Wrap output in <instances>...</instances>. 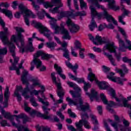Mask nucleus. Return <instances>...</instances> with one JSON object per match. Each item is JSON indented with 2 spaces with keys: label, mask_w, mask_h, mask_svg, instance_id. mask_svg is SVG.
<instances>
[{
  "label": "nucleus",
  "mask_w": 131,
  "mask_h": 131,
  "mask_svg": "<svg viewBox=\"0 0 131 131\" xmlns=\"http://www.w3.org/2000/svg\"><path fill=\"white\" fill-rule=\"evenodd\" d=\"M88 36L89 37V39H90V40H92L93 43H94V45H96V46H99V43H102V42H104V41L102 39V37L99 35H97L95 38L91 34H89Z\"/></svg>",
  "instance_id": "obj_21"
},
{
  "label": "nucleus",
  "mask_w": 131,
  "mask_h": 131,
  "mask_svg": "<svg viewBox=\"0 0 131 131\" xmlns=\"http://www.w3.org/2000/svg\"><path fill=\"white\" fill-rule=\"evenodd\" d=\"M14 116L16 117V120L20 123V119H24V118H25L26 117V115L20 114L18 115H14Z\"/></svg>",
  "instance_id": "obj_38"
},
{
  "label": "nucleus",
  "mask_w": 131,
  "mask_h": 131,
  "mask_svg": "<svg viewBox=\"0 0 131 131\" xmlns=\"http://www.w3.org/2000/svg\"><path fill=\"white\" fill-rule=\"evenodd\" d=\"M30 102H31V104L33 107H38V106H39L38 103H36V101L35 100V99H34V97H32L30 100Z\"/></svg>",
  "instance_id": "obj_42"
},
{
  "label": "nucleus",
  "mask_w": 131,
  "mask_h": 131,
  "mask_svg": "<svg viewBox=\"0 0 131 131\" xmlns=\"http://www.w3.org/2000/svg\"><path fill=\"white\" fill-rule=\"evenodd\" d=\"M36 129L37 131H51V129L49 128L48 126H36Z\"/></svg>",
  "instance_id": "obj_35"
},
{
  "label": "nucleus",
  "mask_w": 131,
  "mask_h": 131,
  "mask_svg": "<svg viewBox=\"0 0 131 131\" xmlns=\"http://www.w3.org/2000/svg\"><path fill=\"white\" fill-rule=\"evenodd\" d=\"M97 110L98 111V113L100 114V115H102L103 113V110H102V107L101 105H98L97 106Z\"/></svg>",
  "instance_id": "obj_55"
},
{
  "label": "nucleus",
  "mask_w": 131,
  "mask_h": 131,
  "mask_svg": "<svg viewBox=\"0 0 131 131\" xmlns=\"http://www.w3.org/2000/svg\"><path fill=\"white\" fill-rule=\"evenodd\" d=\"M52 4H58V6L55 7L54 8H51L49 9V12L52 14H57L59 13V9L63 7V4L61 3V0H52Z\"/></svg>",
  "instance_id": "obj_19"
},
{
  "label": "nucleus",
  "mask_w": 131,
  "mask_h": 131,
  "mask_svg": "<svg viewBox=\"0 0 131 131\" xmlns=\"http://www.w3.org/2000/svg\"><path fill=\"white\" fill-rule=\"evenodd\" d=\"M66 64L68 68H70L73 70L76 76L77 75V69H78L79 67L78 64L75 63L74 66H73L71 63L68 61H66Z\"/></svg>",
  "instance_id": "obj_26"
},
{
  "label": "nucleus",
  "mask_w": 131,
  "mask_h": 131,
  "mask_svg": "<svg viewBox=\"0 0 131 131\" xmlns=\"http://www.w3.org/2000/svg\"><path fill=\"white\" fill-rule=\"evenodd\" d=\"M17 130L18 131H25V128H26V127H24V126L23 125H20V126H17Z\"/></svg>",
  "instance_id": "obj_59"
},
{
  "label": "nucleus",
  "mask_w": 131,
  "mask_h": 131,
  "mask_svg": "<svg viewBox=\"0 0 131 131\" xmlns=\"http://www.w3.org/2000/svg\"><path fill=\"white\" fill-rule=\"evenodd\" d=\"M30 2H32V5L35 10V11H37V13H38L39 12V10H40V7L39 6L35 4V3L34 2V0H28Z\"/></svg>",
  "instance_id": "obj_37"
},
{
  "label": "nucleus",
  "mask_w": 131,
  "mask_h": 131,
  "mask_svg": "<svg viewBox=\"0 0 131 131\" xmlns=\"http://www.w3.org/2000/svg\"><path fill=\"white\" fill-rule=\"evenodd\" d=\"M62 51L63 52V56L64 58H66V59H68V60H70V57L69 56V51L67 48H64L61 49Z\"/></svg>",
  "instance_id": "obj_32"
},
{
  "label": "nucleus",
  "mask_w": 131,
  "mask_h": 131,
  "mask_svg": "<svg viewBox=\"0 0 131 131\" xmlns=\"http://www.w3.org/2000/svg\"><path fill=\"white\" fill-rule=\"evenodd\" d=\"M80 2V7L82 10H86L88 5L83 0H79Z\"/></svg>",
  "instance_id": "obj_36"
},
{
  "label": "nucleus",
  "mask_w": 131,
  "mask_h": 131,
  "mask_svg": "<svg viewBox=\"0 0 131 131\" xmlns=\"http://www.w3.org/2000/svg\"><path fill=\"white\" fill-rule=\"evenodd\" d=\"M115 74L113 72L109 73L107 74V77L108 79L112 80V81H114V82H117V83H119V84L122 85V82L120 80V78L114 77Z\"/></svg>",
  "instance_id": "obj_22"
},
{
  "label": "nucleus",
  "mask_w": 131,
  "mask_h": 131,
  "mask_svg": "<svg viewBox=\"0 0 131 131\" xmlns=\"http://www.w3.org/2000/svg\"><path fill=\"white\" fill-rule=\"evenodd\" d=\"M88 70L90 71V73L88 76V80H90V81H91V82H93V81L97 78L96 77L95 74L93 73L92 72V69L89 68L88 69Z\"/></svg>",
  "instance_id": "obj_29"
},
{
  "label": "nucleus",
  "mask_w": 131,
  "mask_h": 131,
  "mask_svg": "<svg viewBox=\"0 0 131 131\" xmlns=\"http://www.w3.org/2000/svg\"><path fill=\"white\" fill-rule=\"evenodd\" d=\"M55 75L56 73H55V72L51 73V78L52 79L53 83L57 85V95L60 98L58 100L55 101L54 103V105H57V104L63 103V97H64L65 92H64L63 88H62V86H61V83L57 82V78L55 76Z\"/></svg>",
  "instance_id": "obj_6"
},
{
  "label": "nucleus",
  "mask_w": 131,
  "mask_h": 131,
  "mask_svg": "<svg viewBox=\"0 0 131 131\" xmlns=\"http://www.w3.org/2000/svg\"><path fill=\"white\" fill-rule=\"evenodd\" d=\"M18 9L24 16L25 21L26 25L29 26L30 23L28 18H29V17H32V18H35V15L33 14L31 11L27 9V7H26V6H25L24 4H20L18 6Z\"/></svg>",
  "instance_id": "obj_7"
},
{
  "label": "nucleus",
  "mask_w": 131,
  "mask_h": 131,
  "mask_svg": "<svg viewBox=\"0 0 131 131\" xmlns=\"http://www.w3.org/2000/svg\"><path fill=\"white\" fill-rule=\"evenodd\" d=\"M53 4L54 3L52 2V0H51V2H44L42 5H43L44 8H45L46 9H49V8H53L54 6H56V5H54Z\"/></svg>",
  "instance_id": "obj_33"
},
{
  "label": "nucleus",
  "mask_w": 131,
  "mask_h": 131,
  "mask_svg": "<svg viewBox=\"0 0 131 131\" xmlns=\"http://www.w3.org/2000/svg\"><path fill=\"white\" fill-rule=\"evenodd\" d=\"M123 1L126 3L128 6H129V5H130V0H121V10L123 11V14L119 16V22L123 24V25H125V22L123 21V18L125 17V15H128L129 12L124 8V6L122 5V4H123Z\"/></svg>",
  "instance_id": "obj_15"
},
{
  "label": "nucleus",
  "mask_w": 131,
  "mask_h": 131,
  "mask_svg": "<svg viewBox=\"0 0 131 131\" xmlns=\"http://www.w3.org/2000/svg\"><path fill=\"white\" fill-rule=\"evenodd\" d=\"M116 49H117V48L114 46V43L113 42H109L106 43L103 48V55L107 57L113 66H116V63H115V59H114L112 55H110L106 53L105 51L108 50L110 53H114L115 57H116L117 61H120L121 58L120 53L117 54V53H116Z\"/></svg>",
  "instance_id": "obj_2"
},
{
  "label": "nucleus",
  "mask_w": 131,
  "mask_h": 131,
  "mask_svg": "<svg viewBox=\"0 0 131 131\" xmlns=\"http://www.w3.org/2000/svg\"><path fill=\"white\" fill-rule=\"evenodd\" d=\"M66 23L71 33H76L79 31V26L72 21L71 19H68Z\"/></svg>",
  "instance_id": "obj_18"
},
{
  "label": "nucleus",
  "mask_w": 131,
  "mask_h": 131,
  "mask_svg": "<svg viewBox=\"0 0 131 131\" xmlns=\"http://www.w3.org/2000/svg\"><path fill=\"white\" fill-rule=\"evenodd\" d=\"M45 15H46V17H47V18H48V19H51L49 21V23H50V25H51V21H54V20H57L55 18L51 17V16L49 13H45Z\"/></svg>",
  "instance_id": "obj_50"
},
{
  "label": "nucleus",
  "mask_w": 131,
  "mask_h": 131,
  "mask_svg": "<svg viewBox=\"0 0 131 131\" xmlns=\"http://www.w3.org/2000/svg\"><path fill=\"white\" fill-rule=\"evenodd\" d=\"M30 81H32V86L34 88L37 85L40 86V83H39V80H38V78L32 77L31 78Z\"/></svg>",
  "instance_id": "obj_31"
},
{
  "label": "nucleus",
  "mask_w": 131,
  "mask_h": 131,
  "mask_svg": "<svg viewBox=\"0 0 131 131\" xmlns=\"http://www.w3.org/2000/svg\"><path fill=\"white\" fill-rule=\"evenodd\" d=\"M86 12L84 11H82V12H76L75 14V16H86Z\"/></svg>",
  "instance_id": "obj_52"
},
{
  "label": "nucleus",
  "mask_w": 131,
  "mask_h": 131,
  "mask_svg": "<svg viewBox=\"0 0 131 131\" xmlns=\"http://www.w3.org/2000/svg\"><path fill=\"white\" fill-rule=\"evenodd\" d=\"M103 2L108 3V8L110 9H112L114 11H118L119 10V7H117L114 5L115 4L114 0H103Z\"/></svg>",
  "instance_id": "obj_27"
},
{
  "label": "nucleus",
  "mask_w": 131,
  "mask_h": 131,
  "mask_svg": "<svg viewBox=\"0 0 131 131\" xmlns=\"http://www.w3.org/2000/svg\"><path fill=\"white\" fill-rule=\"evenodd\" d=\"M35 95V96H38V91L37 90H34L33 91L30 92L31 96H32V95Z\"/></svg>",
  "instance_id": "obj_60"
},
{
  "label": "nucleus",
  "mask_w": 131,
  "mask_h": 131,
  "mask_svg": "<svg viewBox=\"0 0 131 131\" xmlns=\"http://www.w3.org/2000/svg\"><path fill=\"white\" fill-rule=\"evenodd\" d=\"M90 117L91 118L93 123H95V124H99V122H98V120H97V117L95 116V115L91 114Z\"/></svg>",
  "instance_id": "obj_39"
},
{
  "label": "nucleus",
  "mask_w": 131,
  "mask_h": 131,
  "mask_svg": "<svg viewBox=\"0 0 131 131\" xmlns=\"http://www.w3.org/2000/svg\"><path fill=\"white\" fill-rule=\"evenodd\" d=\"M9 50L10 53L11 54L12 57L14 58V62L12 63V67H10L9 69L10 70H15L16 69V66L18 64V62H19V58L18 57H16V52L15 50L16 49V47L15 45H11L8 46Z\"/></svg>",
  "instance_id": "obj_13"
},
{
  "label": "nucleus",
  "mask_w": 131,
  "mask_h": 131,
  "mask_svg": "<svg viewBox=\"0 0 131 131\" xmlns=\"http://www.w3.org/2000/svg\"><path fill=\"white\" fill-rule=\"evenodd\" d=\"M65 17H68V19H74V17H75V15L73 14V13L70 12V11H61L60 13V15L58 16V19L59 20H61L62 18H64Z\"/></svg>",
  "instance_id": "obj_20"
},
{
  "label": "nucleus",
  "mask_w": 131,
  "mask_h": 131,
  "mask_svg": "<svg viewBox=\"0 0 131 131\" xmlns=\"http://www.w3.org/2000/svg\"><path fill=\"white\" fill-rule=\"evenodd\" d=\"M119 31L121 32L122 35L124 36L126 43L128 45V47L125 46V44L124 43V41L123 40L121 39V38H120V35H119L118 33L116 35V38L118 40L119 42V51H120L121 52H125V49H128L130 51L131 50V42L130 41L127 40V36H126V33H125V31L123 30V29L121 28H119Z\"/></svg>",
  "instance_id": "obj_5"
},
{
  "label": "nucleus",
  "mask_w": 131,
  "mask_h": 131,
  "mask_svg": "<svg viewBox=\"0 0 131 131\" xmlns=\"http://www.w3.org/2000/svg\"><path fill=\"white\" fill-rule=\"evenodd\" d=\"M90 9L91 11L92 20L91 24L89 25V28L91 31H93L95 28H98V26L97 25L95 19H95V16H98L99 18H101V17H99V16H100L101 14H98V12H97V11H96V8H95V7H94L93 6H91L90 7Z\"/></svg>",
  "instance_id": "obj_12"
},
{
  "label": "nucleus",
  "mask_w": 131,
  "mask_h": 131,
  "mask_svg": "<svg viewBox=\"0 0 131 131\" xmlns=\"http://www.w3.org/2000/svg\"><path fill=\"white\" fill-rule=\"evenodd\" d=\"M104 124L107 131H112L111 130V129H110V127H109V126H108V124L107 123V122H104Z\"/></svg>",
  "instance_id": "obj_64"
},
{
  "label": "nucleus",
  "mask_w": 131,
  "mask_h": 131,
  "mask_svg": "<svg viewBox=\"0 0 131 131\" xmlns=\"http://www.w3.org/2000/svg\"><path fill=\"white\" fill-rule=\"evenodd\" d=\"M1 124L2 126H10V124H9L7 121L5 120H3L1 122Z\"/></svg>",
  "instance_id": "obj_56"
},
{
  "label": "nucleus",
  "mask_w": 131,
  "mask_h": 131,
  "mask_svg": "<svg viewBox=\"0 0 131 131\" xmlns=\"http://www.w3.org/2000/svg\"><path fill=\"white\" fill-rule=\"evenodd\" d=\"M54 68L56 69L58 75L61 74L63 72L62 68L58 66L57 64H54Z\"/></svg>",
  "instance_id": "obj_43"
},
{
  "label": "nucleus",
  "mask_w": 131,
  "mask_h": 131,
  "mask_svg": "<svg viewBox=\"0 0 131 131\" xmlns=\"http://www.w3.org/2000/svg\"><path fill=\"white\" fill-rule=\"evenodd\" d=\"M29 44L26 47L27 51H29L30 52H34V48H33V45H32V38H29Z\"/></svg>",
  "instance_id": "obj_30"
},
{
  "label": "nucleus",
  "mask_w": 131,
  "mask_h": 131,
  "mask_svg": "<svg viewBox=\"0 0 131 131\" xmlns=\"http://www.w3.org/2000/svg\"><path fill=\"white\" fill-rule=\"evenodd\" d=\"M81 117L82 118L78 123H76V126L78 131H83L82 129V126L84 125L85 128H88L90 129L91 128V126H90V123L88 121V119H89V115L86 113L81 114Z\"/></svg>",
  "instance_id": "obj_8"
},
{
  "label": "nucleus",
  "mask_w": 131,
  "mask_h": 131,
  "mask_svg": "<svg viewBox=\"0 0 131 131\" xmlns=\"http://www.w3.org/2000/svg\"><path fill=\"white\" fill-rule=\"evenodd\" d=\"M68 113L69 114L70 117H72L73 118H75L76 117V115L71 111V109H69L68 110Z\"/></svg>",
  "instance_id": "obj_46"
},
{
  "label": "nucleus",
  "mask_w": 131,
  "mask_h": 131,
  "mask_svg": "<svg viewBox=\"0 0 131 131\" xmlns=\"http://www.w3.org/2000/svg\"><path fill=\"white\" fill-rule=\"evenodd\" d=\"M50 26L52 29L54 30V33L55 34H59L60 31L61 34L63 35V39H71V36L69 34V31L67 29L64 28V26H61V28L57 24V20H54L50 21Z\"/></svg>",
  "instance_id": "obj_4"
},
{
  "label": "nucleus",
  "mask_w": 131,
  "mask_h": 131,
  "mask_svg": "<svg viewBox=\"0 0 131 131\" xmlns=\"http://www.w3.org/2000/svg\"><path fill=\"white\" fill-rule=\"evenodd\" d=\"M0 12L5 14V15H6L10 19H12V18H13V14L12 13V11L8 9L0 8Z\"/></svg>",
  "instance_id": "obj_28"
},
{
  "label": "nucleus",
  "mask_w": 131,
  "mask_h": 131,
  "mask_svg": "<svg viewBox=\"0 0 131 131\" xmlns=\"http://www.w3.org/2000/svg\"><path fill=\"white\" fill-rule=\"evenodd\" d=\"M76 81H77L78 83H84L85 81H84V79L83 78H79L76 77L75 78V80Z\"/></svg>",
  "instance_id": "obj_48"
},
{
  "label": "nucleus",
  "mask_w": 131,
  "mask_h": 131,
  "mask_svg": "<svg viewBox=\"0 0 131 131\" xmlns=\"http://www.w3.org/2000/svg\"><path fill=\"white\" fill-rule=\"evenodd\" d=\"M47 47L51 50V51H54L55 50V47L57 46V43L55 42H50L46 43Z\"/></svg>",
  "instance_id": "obj_34"
},
{
  "label": "nucleus",
  "mask_w": 131,
  "mask_h": 131,
  "mask_svg": "<svg viewBox=\"0 0 131 131\" xmlns=\"http://www.w3.org/2000/svg\"><path fill=\"white\" fill-rule=\"evenodd\" d=\"M67 83L70 88H73L74 90L76 91V92H74L72 90L70 91V94L72 95L74 100L69 97H67L66 100L69 102V105L77 106V109L83 112H85L86 110H90V105L88 103L83 104V101L81 99V93H80L81 89L78 87L77 84L73 82L68 81Z\"/></svg>",
  "instance_id": "obj_1"
},
{
  "label": "nucleus",
  "mask_w": 131,
  "mask_h": 131,
  "mask_svg": "<svg viewBox=\"0 0 131 131\" xmlns=\"http://www.w3.org/2000/svg\"><path fill=\"white\" fill-rule=\"evenodd\" d=\"M35 27L36 28H39V31L40 33L44 34L45 36H46L49 40H52V37H51V35L49 34L50 30H49L48 28L42 26V25L39 23L36 24Z\"/></svg>",
  "instance_id": "obj_17"
},
{
  "label": "nucleus",
  "mask_w": 131,
  "mask_h": 131,
  "mask_svg": "<svg viewBox=\"0 0 131 131\" xmlns=\"http://www.w3.org/2000/svg\"><path fill=\"white\" fill-rule=\"evenodd\" d=\"M14 29H15L16 32H17V35L18 34H22V32H24L25 31L23 28L19 27H15Z\"/></svg>",
  "instance_id": "obj_41"
},
{
  "label": "nucleus",
  "mask_w": 131,
  "mask_h": 131,
  "mask_svg": "<svg viewBox=\"0 0 131 131\" xmlns=\"http://www.w3.org/2000/svg\"><path fill=\"white\" fill-rule=\"evenodd\" d=\"M10 6L9 5V4H8V3L6 2L5 3H2L1 4H0V9H2V8H3V7H4L5 8H9Z\"/></svg>",
  "instance_id": "obj_53"
},
{
  "label": "nucleus",
  "mask_w": 131,
  "mask_h": 131,
  "mask_svg": "<svg viewBox=\"0 0 131 131\" xmlns=\"http://www.w3.org/2000/svg\"><path fill=\"white\" fill-rule=\"evenodd\" d=\"M123 61L125 63H129L130 66H131V60L127 58V57H123Z\"/></svg>",
  "instance_id": "obj_57"
},
{
  "label": "nucleus",
  "mask_w": 131,
  "mask_h": 131,
  "mask_svg": "<svg viewBox=\"0 0 131 131\" xmlns=\"http://www.w3.org/2000/svg\"><path fill=\"white\" fill-rule=\"evenodd\" d=\"M71 54L72 56H74V57H77V53L75 52L74 51V49H73V47H71Z\"/></svg>",
  "instance_id": "obj_61"
},
{
  "label": "nucleus",
  "mask_w": 131,
  "mask_h": 131,
  "mask_svg": "<svg viewBox=\"0 0 131 131\" xmlns=\"http://www.w3.org/2000/svg\"><path fill=\"white\" fill-rule=\"evenodd\" d=\"M36 14H37V15L38 16V19H40V20H42V19H44L45 14H43V13L39 11L37 12Z\"/></svg>",
  "instance_id": "obj_45"
},
{
  "label": "nucleus",
  "mask_w": 131,
  "mask_h": 131,
  "mask_svg": "<svg viewBox=\"0 0 131 131\" xmlns=\"http://www.w3.org/2000/svg\"><path fill=\"white\" fill-rule=\"evenodd\" d=\"M41 57L43 60H49L51 58H54V56L51 54H47L43 51H37L34 55L33 60L31 62L30 70L32 71L34 69V65L36 66L37 68H40L42 63L40 59H38L39 57Z\"/></svg>",
  "instance_id": "obj_3"
},
{
  "label": "nucleus",
  "mask_w": 131,
  "mask_h": 131,
  "mask_svg": "<svg viewBox=\"0 0 131 131\" xmlns=\"http://www.w3.org/2000/svg\"><path fill=\"white\" fill-rule=\"evenodd\" d=\"M112 126L114 127L116 131H118V128L117 127V123L115 122L114 123L111 124Z\"/></svg>",
  "instance_id": "obj_62"
},
{
  "label": "nucleus",
  "mask_w": 131,
  "mask_h": 131,
  "mask_svg": "<svg viewBox=\"0 0 131 131\" xmlns=\"http://www.w3.org/2000/svg\"><path fill=\"white\" fill-rule=\"evenodd\" d=\"M23 90V88H22V86H17L14 92V96L17 97L18 102H21V101H22V97H21V94H19V92L22 93Z\"/></svg>",
  "instance_id": "obj_25"
},
{
  "label": "nucleus",
  "mask_w": 131,
  "mask_h": 131,
  "mask_svg": "<svg viewBox=\"0 0 131 131\" xmlns=\"http://www.w3.org/2000/svg\"><path fill=\"white\" fill-rule=\"evenodd\" d=\"M22 14V13H20L19 12H17L14 14V17L15 18H17V19H19L20 18V16Z\"/></svg>",
  "instance_id": "obj_63"
},
{
  "label": "nucleus",
  "mask_w": 131,
  "mask_h": 131,
  "mask_svg": "<svg viewBox=\"0 0 131 131\" xmlns=\"http://www.w3.org/2000/svg\"><path fill=\"white\" fill-rule=\"evenodd\" d=\"M75 48L77 50H81V43L79 42L78 40H76L74 43Z\"/></svg>",
  "instance_id": "obj_40"
},
{
  "label": "nucleus",
  "mask_w": 131,
  "mask_h": 131,
  "mask_svg": "<svg viewBox=\"0 0 131 131\" xmlns=\"http://www.w3.org/2000/svg\"><path fill=\"white\" fill-rule=\"evenodd\" d=\"M0 111L1 112L2 115L4 116L5 119H8L9 120H10V121L14 120V118H13V117L12 116V115H11V113L8 112H6V111H5L4 108L1 106H0Z\"/></svg>",
  "instance_id": "obj_23"
},
{
  "label": "nucleus",
  "mask_w": 131,
  "mask_h": 131,
  "mask_svg": "<svg viewBox=\"0 0 131 131\" xmlns=\"http://www.w3.org/2000/svg\"><path fill=\"white\" fill-rule=\"evenodd\" d=\"M8 53V48L5 47L0 49V55H7Z\"/></svg>",
  "instance_id": "obj_44"
},
{
  "label": "nucleus",
  "mask_w": 131,
  "mask_h": 131,
  "mask_svg": "<svg viewBox=\"0 0 131 131\" xmlns=\"http://www.w3.org/2000/svg\"><path fill=\"white\" fill-rule=\"evenodd\" d=\"M91 88V84L86 83V82H84V90L85 92L88 91V89Z\"/></svg>",
  "instance_id": "obj_49"
},
{
  "label": "nucleus",
  "mask_w": 131,
  "mask_h": 131,
  "mask_svg": "<svg viewBox=\"0 0 131 131\" xmlns=\"http://www.w3.org/2000/svg\"><path fill=\"white\" fill-rule=\"evenodd\" d=\"M27 75H28V72L25 70H24L21 76V81L23 84H26V87L21 94L24 97H25L27 95V93L29 92V88L28 87V85H29V80L27 79Z\"/></svg>",
  "instance_id": "obj_14"
},
{
  "label": "nucleus",
  "mask_w": 131,
  "mask_h": 131,
  "mask_svg": "<svg viewBox=\"0 0 131 131\" xmlns=\"http://www.w3.org/2000/svg\"><path fill=\"white\" fill-rule=\"evenodd\" d=\"M94 80L100 90H108L109 92L111 93V96H112L113 98H114L117 102L119 103L120 102V100L116 97L115 90H113L112 88H108L106 82H99L98 79H97V78H95Z\"/></svg>",
  "instance_id": "obj_10"
},
{
  "label": "nucleus",
  "mask_w": 131,
  "mask_h": 131,
  "mask_svg": "<svg viewBox=\"0 0 131 131\" xmlns=\"http://www.w3.org/2000/svg\"><path fill=\"white\" fill-rule=\"evenodd\" d=\"M18 39L19 40L21 45V47L20 48L19 52L20 53H22L23 54L24 53H25L27 50H25V48H24V37L22 35V34H18L17 35V38L15 36V35H13L12 37L11 38V41H13V42H15L18 47H19V43H18Z\"/></svg>",
  "instance_id": "obj_11"
},
{
  "label": "nucleus",
  "mask_w": 131,
  "mask_h": 131,
  "mask_svg": "<svg viewBox=\"0 0 131 131\" xmlns=\"http://www.w3.org/2000/svg\"><path fill=\"white\" fill-rule=\"evenodd\" d=\"M100 98L103 104L105 105H107L106 106L107 110H108L109 112H111V113H113L114 111L113 109L111 108V107H113V106H116V103L112 101L108 102V100H107V98H106V96L103 93L100 94Z\"/></svg>",
  "instance_id": "obj_16"
},
{
  "label": "nucleus",
  "mask_w": 131,
  "mask_h": 131,
  "mask_svg": "<svg viewBox=\"0 0 131 131\" xmlns=\"http://www.w3.org/2000/svg\"><path fill=\"white\" fill-rule=\"evenodd\" d=\"M68 126V129L69 130H71V131H76V129L73 127V126L70 125H67Z\"/></svg>",
  "instance_id": "obj_58"
},
{
  "label": "nucleus",
  "mask_w": 131,
  "mask_h": 131,
  "mask_svg": "<svg viewBox=\"0 0 131 131\" xmlns=\"http://www.w3.org/2000/svg\"><path fill=\"white\" fill-rule=\"evenodd\" d=\"M37 98L39 102H40V103L43 105L42 106V108L44 112V114L39 113H38L39 116H40V117H42V118H43L44 119H50L51 116H53V115H49V112H48L51 110L50 108H48V107L50 106V103L48 101L45 102L43 99L40 98L39 96H37Z\"/></svg>",
  "instance_id": "obj_9"
},
{
  "label": "nucleus",
  "mask_w": 131,
  "mask_h": 131,
  "mask_svg": "<svg viewBox=\"0 0 131 131\" xmlns=\"http://www.w3.org/2000/svg\"><path fill=\"white\" fill-rule=\"evenodd\" d=\"M102 71L104 73H108L110 71V68L105 66H102Z\"/></svg>",
  "instance_id": "obj_51"
},
{
  "label": "nucleus",
  "mask_w": 131,
  "mask_h": 131,
  "mask_svg": "<svg viewBox=\"0 0 131 131\" xmlns=\"http://www.w3.org/2000/svg\"><path fill=\"white\" fill-rule=\"evenodd\" d=\"M86 95L89 96L91 102L94 101V99H96V101H98L99 100V97H98V92H97V91H96V90L94 89L91 90V94L86 92Z\"/></svg>",
  "instance_id": "obj_24"
},
{
  "label": "nucleus",
  "mask_w": 131,
  "mask_h": 131,
  "mask_svg": "<svg viewBox=\"0 0 131 131\" xmlns=\"http://www.w3.org/2000/svg\"><path fill=\"white\" fill-rule=\"evenodd\" d=\"M85 51L84 48H82L79 50V56L81 59H83L84 58V54H83V52Z\"/></svg>",
  "instance_id": "obj_47"
},
{
  "label": "nucleus",
  "mask_w": 131,
  "mask_h": 131,
  "mask_svg": "<svg viewBox=\"0 0 131 131\" xmlns=\"http://www.w3.org/2000/svg\"><path fill=\"white\" fill-rule=\"evenodd\" d=\"M56 114L58 116H59V117H60V118H61V120H64L65 117L61 113V112H57Z\"/></svg>",
  "instance_id": "obj_54"
}]
</instances>
